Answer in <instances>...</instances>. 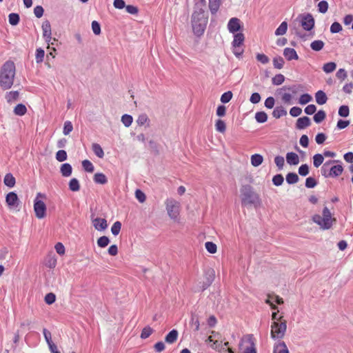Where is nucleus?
<instances>
[{"label": "nucleus", "mask_w": 353, "mask_h": 353, "mask_svg": "<svg viewBox=\"0 0 353 353\" xmlns=\"http://www.w3.org/2000/svg\"><path fill=\"white\" fill-rule=\"evenodd\" d=\"M205 6L206 0H198L194 4L191 26L192 32L196 37H201L204 34L208 22V15L205 10Z\"/></svg>", "instance_id": "1"}, {"label": "nucleus", "mask_w": 353, "mask_h": 353, "mask_svg": "<svg viewBox=\"0 0 353 353\" xmlns=\"http://www.w3.org/2000/svg\"><path fill=\"white\" fill-rule=\"evenodd\" d=\"M15 65L13 61H8L3 63L0 70V86L3 90L10 89L14 83Z\"/></svg>", "instance_id": "2"}, {"label": "nucleus", "mask_w": 353, "mask_h": 353, "mask_svg": "<svg viewBox=\"0 0 353 353\" xmlns=\"http://www.w3.org/2000/svg\"><path fill=\"white\" fill-rule=\"evenodd\" d=\"M240 192L242 205H252L255 208H258L261 205L259 195L254 192V188L250 185H243Z\"/></svg>", "instance_id": "3"}, {"label": "nucleus", "mask_w": 353, "mask_h": 353, "mask_svg": "<svg viewBox=\"0 0 353 353\" xmlns=\"http://www.w3.org/2000/svg\"><path fill=\"white\" fill-rule=\"evenodd\" d=\"M322 214L323 216L319 214L314 215L312 221L323 230H329L332 228L333 221H335L336 219L332 218V214L327 207L323 208Z\"/></svg>", "instance_id": "4"}, {"label": "nucleus", "mask_w": 353, "mask_h": 353, "mask_svg": "<svg viewBox=\"0 0 353 353\" xmlns=\"http://www.w3.org/2000/svg\"><path fill=\"white\" fill-rule=\"evenodd\" d=\"M286 330L287 322L285 320L281 322L274 321L271 325V338L274 340L283 339L285 336Z\"/></svg>", "instance_id": "5"}, {"label": "nucleus", "mask_w": 353, "mask_h": 353, "mask_svg": "<svg viewBox=\"0 0 353 353\" xmlns=\"http://www.w3.org/2000/svg\"><path fill=\"white\" fill-rule=\"evenodd\" d=\"M165 203L168 216L176 220L179 214L180 203L172 198L167 199Z\"/></svg>", "instance_id": "6"}, {"label": "nucleus", "mask_w": 353, "mask_h": 353, "mask_svg": "<svg viewBox=\"0 0 353 353\" xmlns=\"http://www.w3.org/2000/svg\"><path fill=\"white\" fill-rule=\"evenodd\" d=\"M44 196L43 194L39 192L37 195V198L34 201V210L35 212V216L38 219H41L46 216V205L45 203L41 200H38V197Z\"/></svg>", "instance_id": "7"}, {"label": "nucleus", "mask_w": 353, "mask_h": 353, "mask_svg": "<svg viewBox=\"0 0 353 353\" xmlns=\"http://www.w3.org/2000/svg\"><path fill=\"white\" fill-rule=\"evenodd\" d=\"M283 89H288L292 92V94L284 93L282 96V100L286 103H290L292 100V94H296L298 92L303 91L305 88L301 84H296L288 88L284 87Z\"/></svg>", "instance_id": "8"}, {"label": "nucleus", "mask_w": 353, "mask_h": 353, "mask_svg": "<svg viewBox=\"0 0 353 353\" xmlns=\"http://www.w3.org/2000/svg\"><path fill=\"white\" fill-rule=\"evenodd\" d=\"M299 17H301V26L305 30L310 31L314 28L315 21L312 14H301Z\"/></svg>", "instance_id": "9"}, {"label": "nucleus", "mask_w": 353, "mask_h": 353, "mask_svg": "<svg viewBox=\"0 0 353 353\" xmlns=\"http://www.w3.org/2000/svg\"><path fill=\"white\" fill-rule=\"evenodd\" d=\"M241 341H245L250 344L249 347H247L243 353H256V349L255 347V339L253 334H247L242 339Z\"/></svg>", "instance_id": "10"}, {"label": "nucleus", "mask_w": 353, "mask_h": 353, "mask_svg": "<svg viewBox=\"0 0 353 353\" xmlns=\"http://www.w3.org/2000/svg\"><path fill=\"white\" fill-rule=\"evenodd\" d=\"M6 202L10 208H17L20 201L14 192H10L6 196Z\"/></svg>", "instance_id": "11"}, {"label": "nucleus", "mask_w": 353, "mask_h": 353, "mask_svg": "<svg viewBox=\"0 0 353 353\" xmlns=\"http://www.w3.org/2000/svg\"><path fill=\"white\" fill-rule=\"evenodd\" d=\"M240 19L236 17L230 19L228 23V29L230 32L235 33L241 30Z\"/></svg>", "instance_id": "12"}, {"label": "nucleus", "mask_w": 353, "mask_h": 353, "mask_svg": "<svg viewBox=\"0 0 353 353\" xmlns=\"http://www.w3.org/2000/svg\"><path fill=\"white\" fill-rule=\"evenodd\" d=\"M92 221L94 228L98 231L105 230L108 228V223L106 219L102 218L93 219L92 216Z\"/></svg>", "instance_id": "13"}, {"label": "nucleus", "mask_w": 353, "mask_h": 353, "mask_svg": "<svg viewBox=\"0 0 353 353\" xmlns=\"http://www.w3.org/2000/svg\"><path fill=\"white\" fill-rule=\"evenodd\" d=\"M43 37L45 39L46 43L49 44L50 42L51 37V25L48 21H46L42 24Z\"/></svg>", "instance_id": "14"}, {"label": "nucleus", "mask_w": 353, "mask_h": 353, "mask_svg": "<svg viewBox=\"0 0 353 353\" xmlns=\"http://www.w3.org/2000/svg\"><path fill=\"white\" fill-rule=\"evenodd\" d=\"M273 353H290L288 348L284 341H279L275 343Z\"/></svg>", "instance_id": "15"}, {"label": "nucleus", "mask_w": 353, "mask_h": 353, "mask_svg": "<svg viewBox=\"0 0 353 353\" xmlns=\"http://www.w3.org/2000/svg\"><path fill=\"white\" fill-rule=\"evenodd\" d=\"M311 124L310 119L307 117H300L296 123V128L299 130H303L310 126Z\"/></svg>", "instance_id": "16"}, {"label": "nucleus", "mask_w": 353, "mask_h": 353, "mask_svg": "<svg viewBox=\"0 0 353 353\" xmlns=\"http://www.w3.org/2000/svg\"><path fill=\"white\" fill-rule=\"evenodd\" d=\"M283 55L288 61L297 60L299 56L294 48H285L283 50Z\"/></svg>", "instance_id": "17"}, {"label": "nucleus", "mask_w": 353, "mask_h": 353, "mask_svg": "<svg viewBox=\"0 0 353 353\" xmlns=\"http://www.w3.org/2000/svg\"><path fill=\"white\" fill-rule=\"evenodd\" d=\"M286 161L289 165H296L299 163V157L296 153L289 152L286 154Z\"/></svg>", "instance_id": "18"}, {"label": "nucleus", "mask_w": 353, "mask_h": 353, "mask_svg": "<svg viewBox=\"0 0 353 353\" xmlns=\"http://www.w3.org/2000/svg\"><path fill=\"white\" fill-rule=\"evenodd\" d=\"M221 5V0H209L208 7L212 15H215Z\"/></svg>", "instance_id": "19"}, {"label": "nucleus", "mask_w": 353, "mask_h": 353, "mask_svg": "<svg viewBox=\"0 0 353 353\" xmlns=\"http://www.w3.org/2000/svg\"><path fill=\"white\" fill-rule=\"evenodd\" d=\"M343 172V168L341 165H333L329 170V174L330 177L336 178L340 176Z\"/></svg>", "instance_id": "20"}, {"label": "nucleus", "mask_w": 353, "mask_h": 353, "mask_svg": "<svg viewBox=\"0 0 353 353\" xmlns=\"http://www.w3.org/2000/svg\"><path fill=\"white\" fill-rule=\"evenodd\" d=\"M245 40L244 34L241 32L236 33L234 35V39L232 42V47H241L243 44Z\"/></svg>", "instance_id": "21"}, {"label": "nucleus", "mask_w": 353, "mask_h": 353, "mask_svg": "<svg viewBox=\"0 0 353 353\" xmlns=\"http://www.w3.org/2000/svg\"><path fill=\"white\" fill-rule=\"evenodd\" d=\"M178 331L176 330H172L165 337V341L167 343L172 344L174 343L178 338Z\"/></svg>", "instance_id": "22"}, {"label": "nucleus", "mask_w": 353, "mask_h": 353, "mask_svg": "<svg viewBox=\"0 0 353 353\" xmlns=\"http://www.w3.org/2000/svg\"><path fill=\"white\" fill-rule=\"evenodd\" d=\"M60 172L63 176L68 177L72 174V168L68 163H63L60 168Z\"/></svg>", "instance_id": "23"}, {"label": "nucleus", "mask_w": 353, "mask_h": 353, "mask_svg": "<svg viewBox=\"0 0 353 353\" xmlns=\"http://www.w3.org/2000/svg\"><path fill=\"white\" fill-rule=\"evenodd\" d=\"M93 181L97 184L104 185L108 183V179L106 176L101 172H97L93 176Z\"/></svg>", "instance_id": "24"}, {"label": "nucleus", "mask_w": 353, "mask_h": 353, "mask_svg": "<svg viewBox=\"0 0 353 353\" xmlns=\"http://www.w3.org/2000/svg\"><path fill=\"white\" fill-rule=\"evenodd\" d=\"M315 99L319 105H323L327 101V95L323 90H319L316 92Z\"/></svg>", "instance_id": "25"}, {"label": "nucleus", "mask_w": 353, "mask_h": 353, "mask_svg": "<svg viewBox=\"0 0 353 353\" xmlns=\"http://www.w3.org/2000/svg\"><path fill=\"white\" fill-rule=\"evenodd\" d=\"M205 280L207 285H211L215 279V272L212 268H209L205 271Z\"/></svg>", "instance_id": "26"}, {"label": "nucleus", "mask_w": 353, "mask_h": 353, "mask_svg": "<svg viewBox=\"0 0 353 353\" xmlns=\"http://www.w3.org/2000/svg\"><path fill=\"white\" fill-rule=\"evenodd\" d=\"M136 122L139 126H142L146 124L147 128L150 127V119L148 115L145 113L140 114L138 117Z\"/></svg>", "instance_id": "27"}, {"label": "nucleus", "mask_w": 353, "mask_h": 353, "mask_svg": "<svg viewBox=\"0 0 353 353\" xmlns=\"http://www.w3.org/2000/svg\"><path fill=\"white\" fill-rule=\"evenodd\" d=\"M287 114L286 110L283 106H276L272 112V116L275 119H279Z\"/></svg>", "instance_id": "28"}, {"label": "nucleus", "mask_w": 353, "mask_h": 353, "mask_svg": "<svg viewBox=\"0 0 353 353\" xmlns=\"http://www.w3.org/2000/svg\"><path fill=\"white\" fill-rule=\"evenodd\" d=\"M3 182L6 186L12 188L15 185L16 180L12 174L8 173L4 177Z\"/></svg>", "instance_id": "29"}, {"label": "nucleus", "mask_w": 353, "mask_h": 353, "mask_svg": "<svg viewBox=\"0 0 353 353\" xmlns=\"http://www.w3.org/2000/svg\"><path fill=\"white\" fill-rule=\"evenodd\" d=\"M263 161V157L259 154H254L251 156V164L254 167L259 166Z\"/></svg>", "instance_id": "30"}, {"label": "nucleus", "mask_w": 353, "mask_h": 353, "mask_svg": "<svg viewBox=\"0 0 353 353\" xmlns=\"http://www.w3.org/2000/svg\"><path fill=\"white\" fill-rule=\"evenodd\" d=\"M92 149L94 154L99 158H103L104 157V152L101 146L99 143H93Z\"/></svg>", "instance_id": "31"}, {"label": "nucleus", "mask_w": 353, "mask_h": 353, "mask_svg": "<svg viewBox=\"0 0 353 353\" xmlns=\"http://www.w3.org/2000/svg\"><path fill=\"white\" fill-rule=\"evenodd\" d=\"M325 112L323 110H320L314 115L313 119L315 123H320L325 119Z\"/></svg>", "instance_id": "32"}, {"label": "nucleus", "mask_w": 353, "mask_h": 353, "mask_svg": "<svg viewBox=\"0 0 353 353\" xmlns=\"http://www.w3.org/2000/svg\"><path fill=\"white\" fill-rule=\"evenodd\" d=\"M27 112V108L25 105L22 103L17 104L14 108V113L18 116H23Z\"/></svg>", "instance_id": "33"}, {"label": "nucleus", "mask_w": 353, "mask_h": 353, "mask_svg": "<svg viewBox=\"0 0 353 353\" xmlns=\"http://www.w3.org/2000/svg\"><path fill=\"white\" fill-rule=\"evenodd\" d=\"M288 30V23L286 21H283L280 26L275 30V35H283L286 33Z\"/></svg>", "instance_id": "34"}, {"label": "nucleus", "mask_w": 353, "mask_h": 353, "mask_svg": "<svg viewBox=\"0 0 353 353\" xmlns=\"http://www.w3.org/2000/svg\"><path fill=\"white\" fill-rule=\"evenodd\" d=\"M299 176L295 172H289L286 175V181L288 184L292 185L299 181Z\"/></svg>", "instance_id": "35"}, {"label": "nucleus", "mask_w": 353, "mask_h": 353, "mask_svg": "<svg viewBox=\"0 0 353 353\" xmlns=\"http://www.w3.org/2000/svg\"><path fill=\"white\" fill-rule=\"evenodd\" d=\"M69 189L72 192H77L80 190V184L76 178H72L69 181Z\"/></svg>", "instance_id": "36"}, {"label": "nucleus", "mask_w": 353, "mask_h": 353, "mask_svg": "<svg viewBox=\"0 0 353 353\" xmlns=\"http://www.w3.org/2000/svg\"><path fill=\"white\" fill-rule=\"evenodd\" d=\"M324 45L325 43L323 41L315 40L311 43L310 47L313 50L318 52L323 48Z\"/></svg>", "instance_id": "37"}, {"label": "nucleus", "mask_w": 353, "mask_h": 353, "mask_svg": "<svg viewBox=\"0 0 353 353\" xmlns=\"http://www.w3.org/2000/svg\"><path fill=\"white\" fill-rule=\"evenodd\" d=\"M255 119L258 123H263L268 120V114L263 111L257 112L255 114Z\"/></svg>", "instance_id": "38"}, {"label": "nucleus", "mask_w": 353, "mask_h": 353, "mask_svg": "<svg viewBox=\"0 0 353 353\" xmlns=\"http://www.w3.org/2000/svg\"><path fill=\"white\" fill-rule=\"evenodd\" d=\"M19 93L18 91H10L7 92L6 99L8 103L17 101L19 98Z\"/></svg>", "instance_id": "39"}, {"label": "nucleus", "mask_w": 353, "mask_h": 353, "mask_svg": "<svg viewBox=\"0 0 353 353\" xmlns=\"http://www.w3.org/2000/svg\"><path fill=\"white\" fill-rule=\"evenodd\" d=\"M8 21L10 25L17 26L20 21L19 14L17 13H10L8 15Z\"/></svg>", "instance_id": "40"}, {"label": "nucleus", "mask_w": 353, "mask_h": 353, "mask_svg": "<svg viewBox=\"0 0 353 353\" xmlns=\"http://www.w3.org/2000/svg\"><path fill=\"white\" fill-rule=\"evenodd\" d=\"M285 61L281 56L276 57L273 59V65L276 69H281L283 68Z\"/></svg>", "instance_id": "41"}, {"label": "nucleus", "mask_w": 353, "mask_h": 353, "mask_svg": "<svg viewBox=\"0 0 353 353\" xmlns=\"http://www.w3.org/2000/svg\"><path fill=\"white\" fill-rule=\"evenodd\" d=\"M45 51L41 48L36 50L35 59L37 63H41L43 61Z\"/></svg>", "instance_id": "42"}, {"label": "nucleus", "mask_w": 353, "mask_h": 353, "mask_svg": "<svg viewBox=\"0 0 353 353\" xmlns=\"http://www.w3.org/2000/svg\"><path fill=\"white\" fill-rule=\"evenodd\" d=\"M324 161L323 155L321 154H316L313 156V165L315 168H319Z\"/></svg>", "instance_id": "43"}, {"label": "nucleus", "mask_w": 353, "mask_h": 353, "mask_svg": "<svg viewBox=\"0 0 353 353\" xmlns=\"http://www.w3.org/2000/svg\"><path fill=\"white\" fill-rule=\"evenodd\" d=\"M285 81V77L282 74H276L272 79V83L274 85H281Z\"/></svg>", "instance_id": "44"}, {"label": "nucleus", "mask_w": 353, "mask_h": 353, "mask_svg": "<svg viewBox=\"0 0 353 353\" xmlns=\"http://www.w3.org/2000/svg\"><path fill=\"white\" fill-rule=\"evenodd\" d=\"M215 128L216 131L221 133H224L226 130V125L224 121L221 119H218L215 123Z\"/></svg>", "instance_id": "45"}, {"label": "nucleus", "mask_w": 353, "mask_h": 353, "mask_svg": "<svg viewBox=\"0 0 353 353\" xmlns=\"http://www.w3.org/2000/svg\"><path fill=\"white\" fill-rule=\"evenodd\" d=\"M336 68V64L334 62H328L323 65V70L325 73H330L333 72Z\"/></svg>", "instance_id": "46"}, {"label": "nucleus", "mask_w": 353, "mask_h": 353, "mask_svg": "<svg viewBox=\"0 0 353 353\" xmlns=\"http://www.w3.org/2000/svg\"><path fill=\"white\" fill-rule=\"evenodd\" d=\"M82 167L85 172H92L94 170L93 164L88 159L82 161Z\"/></svg>", "instance_id": "47"}, {"label": "nucleus", "mask_w": 353, "mask_h": 353, "mask_svg": "<svg viewBox=\"0 0 353 353\" xmlns=\"http://www.w3.org/2000/svg\"><path fill=\"white\" fill-rule=\"evenodd\" d=\"M153 331V329L150 326L145 327L141 331V339H145L148 338L152 334Z\"/></svg>", "instance_id": "48"}, {"label": "nucleus", "mask_w": 353, "mask_h": 353, "mask_svg": "<svg viewBox=\"0 0 353 353\" xmlns=\"http://www.w3.org/2000/svg\"><path fill=\"white\" fill-rule=\"evenodd\" d=\"M110 243V239L106 236H102L97 239V245L100 248H105Z\"/></svg>", "instance_id": "49"}, {"label": "nucleus", "mask_w": 353, "mask_h": 353, "mask_svg": "<svg viewBox=\"0 0 353 353\" xmlns=\"http://www.w3.org/2000/svg\"><path fill=\"white\" fill-rule=\"evenodd\" d=\"M133 121V118L131 115L125 114L121 117V122L125 127L131 125Z\"/></svg>", "instance_id": "50"}, {"label": "nucleus", "mask_w": 353, "mask_h": 353, "mask_svg": "<svg viewBox=\"0 0 353 353\" xmlns=\"http://www.w3.org/2000/svg\"><path fill=\"white\" fill-rule=\"evenodd\" d=\"M317 6L319 12L323 14L327 11L329 8L328 3L325 0L319 1Z\"/></svg>", "instance_id": "51"}, {"label": "nucleus", "mask_w": 353, "mask_h": 353, "mask_svg": "<svg viewBox=\"0 0 353 353\" xmlns=\"http://www.w3.org/2000/svg\"><path fill=\"white\" fill-rule=\"evenodd\" d=\"M205 249L210 254H214L216 252L217 247L215 243L211 241H208L205 244Z\"/></svg>", "instance_id": "52"}, {"label": "nucleus", "mask_w": 353, "mask_h": 353, "mask_svg": "<svg viewBox=\"0 0 353 353\" xmlns=\"http://www.w3.org/2000/svg\"><path fill=\"white\" fill-rule=\"evenodd\" d=\"M121 229V223L119 221L114 223L111 228V232L114 236H117L119 234Z\"/></svg>", "instance_id": "53"}, {"label": "nucleus", "mask_w": 353, "mask_h": 353, "mask_svg": "<svg viewBox=\"0 0 353 353\" xmlns=\"http://www.w3.org/2000/svg\"><path fill=\"white\" fill-rule=\"evenodd\" d=\"M45 265L49 268H54L57 265V259L54 256H48L46 260Z\"/></svg>", "instance_id": "54"}, {"label": "nucleus", "mask_w": 353, "mask_h": 353, "mask_svg": "<svg viewBox=\"0 0 353 353\" xmlns=\"http://www.w3.org/2000/svg\"><path fill=\"white\" fill-rule=\"evenodd\" d=\"M339 115L342 117H347L349 116L350 114V109L347 105H343L339 107Z\"/></svg>", "instance_id": "55"}, {"label": "nucleus", "mask_w": 353, "mask_h": 353, "mask_svg": "<svg viewBox=\"0 0 353 353\" xmlns=\"http://www.w3.org/2000/svg\"><path fill=\"white\" fill-rule=\"evenodd\" d=\"M67 157V152L64 150H60L56 153V159L59 162L65 161Z\"/></svg>", "instance_id": "56"}, {"label": "nucleus", "mask_w": 353, "mask_h": 353, "mask_svg": "<svg viewBox=\"0 0 353 353\" xmlns=\"http://www.w3.org/2000/svg\"><path fill=\"white\" fill-rule=\"evenodd\" d=\"M284 178L281 174H277L272 178V183L276 186H280L283 184Z\"/></svg>", "instance_id": "57"}, {"label": "nucleus", "mask_w": 353, "mask_h": 353, "mask_svg": "<svg viewBox=\"0 0 353 353\" xmlns=\"http://www.w3.org/2000/svg\"><path fill=\"white\" fill-rule=\"evenodd\" d=\"M274 163L278 167V169L279 170H282L283 168L284 164H285V159L284 157L282 156H276L274 158Z\"/></svg>", "instance_id": "58"}, {"label": "nucleus", "mask_w": 353, "mask_h": 353, "mask_svg": "<svg viewBox=\"0 0 353 353\" xmlns=\"http://www.w3.org/2000/svg\"><path fill=\"white\" fill-rule=\"evenodd\" d=\"M73 130V126L70 121H66L64 123L63 133L64 135L69 134Z\"/></svg>", "instance_id": "59"}, {"label": "nucleus", "mask_w": 353, "mask_h": 353, "mask_svg": "<svg viewBox=\"0 0 353 353\" xmlns=\"http://www.w3.org/2000/svg\"><path fill=\"white\" fill-rule=\"evenodd\" d=\"M232 92L231 91H228L224 92L221 97V101L223 103H228L232 98Z\"/></svg>", "instance_id": "60"}, {"label": "nucleus", "mask_w": 353, "mask_h": 353, "mask_svg": "<svg viewBox=\"0 0 353 353\" xmlns=\"http://www.w3.org/2000/svg\"><path fill=\"white\" fill-rule=\"evenodd\" d=\"M342 30V26L336 21L334 22L330 26V32L332 34L340 32Z\"/></svg>", "instance_id": "61"}, {"label": "nucleus", "mask_w": 353, "mask_h": 353, "mask_svg": "<svg viewBox=\"0 0 353 353\" xmlns=\"http://www.w3.org/2000/svg\"><path fill=\"white\" fill-rule=\"evenodd\" d=\"M312 100V97L310 94L305 93L303 94L299 99V103L305 105Z\"/></svg>", "instance_id": "62"}, {"label": "nucleus", "mask_w": 353, "mask_h": 353, "mask_svg": "<svg viewBox=\"0 0 353 353\" xmlns=\"http://www.w3.org/2000/svg\"><path fill=\"white\" fill-rule=\"evenodd\" d=\"M299 174L302 176H305L309 174V166L307 164L301 165L298 170Z\"/></svg>", "instance_id": "63"}, {"label": "nucleus", "mask_w": 353, "mask_h": 353, "mask_svg": "<svg viewBox=\"0 0 353 353\" xmlns=\"http://www.w3.org/2000/svg\"><path fill=\"white\" fill-rule=\"evenodd\" d=\"M317 185V181L314 177H308L305 180V187L307 188H314Z\"/></svg>", "instance_id": "64"}]
</instances>
